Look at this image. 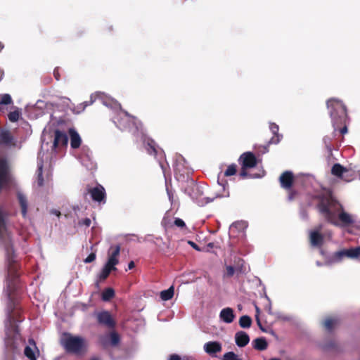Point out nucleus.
<instances>
[{
    "label": "nucleus",
    "instance_id": "nucleus-47",
    "mask_svg": "<svg viewBox=\"0 0 360 360\" xmlns=\"http://www.w3.org/2000/svg\"><path fill=\"white\" fill-rule=\"evenodd\" d=\"M288 191H289L288 192V199L290 200H294L297 195V192L295 190H292L291 188Z\"/></svg>",
    "mask_w": 360,
    "mask_h": 360
},
{
    "label": "nucleus",
    "instance_id": "nucleus-25",
    "mask_svg": "<svg viewBox=\"0 0 360 360\" xmlns=\"http://www.w3.org/2000/svg\"><path fill=\"white\" fill-rule=\"evenodd\" d=\"M116 269L117 268L115 266H110V264L106 263L99 274L100 280L106 279L110 275V272Z\"/></svg>",
    "mask_w": 360,
    "mask_h": 360
},
{
    "label": "nucleus",
    "instance_id": "nucleus-61",
    "mask_svg": "<svg viewBox=\"0 0 360 360\" xmlns=\"http://www.w3.org/2000/svg\"><path fill=\"white\" fill-rule=\"evenodd\" d=\"M4 77V71L2 70H0V81Z\"/></svg>",
    "mask_w": 360,
    "mask_h": 360
},
{
    "label": "nucleus",
    "instance_id": "nucleus-59",
    "mask_svg": "<svg viewBox=\"0 0 360 360\" xmlns=\"http://www.w3.org/2000/svg\"><path fill=\"white\" fill-rule=\"evenodd\" d=\"M52 213L54 214L55 215H56L57 217H60V212L58 210H53Z\"/></svg>",
    "mask_w": 360,
    "mask_h": 360
},
{
    "label": "nucleus",
    "instance_id": "nucleus-55",
    "mask_svg": "<svg viewBox=\"0 0 360 360\" xmlns=\"http://www.w3.org/2000/svg\"><path fill=\"white\" fill-rule=\"evenodd\" d=\"M123 113H124V117H126V119H127V120H131V119H132V120H134V119H135V117H134L131 116V115H130L127 112H126V111L123 112Z\"/></svg>",
    "mask_w": 360,
    "mask_h": 360
},
{
    "label": "nucleus",
    "instance_id": "nucleus-13",
    "mask_svg": "<svg viewBox=\"0 0 360 360\" xmlns=\"http://www.w3.org/2000/svg\"><path fill=\"white\" fill-rule=\"evenodd\" d=\"M121 247L120 245H112L108 250V259L107 264L115 266L119 263L118 257L120 253Z\"/></svg>",
    "mask_w": 360,
    "mask_h": 360
},
{
    "label": "nucleus",
    "instance_id": "nucleus-28",
    "mask_svg": "<svg viewBox=\"0 0 360 360\" xmlns=\"http://www.w3.org/2000/svg\"><path fill=\"white\" fill-rule=\"evenodd\" d=\"M110 346L116 347L120 342V337L119 334L113 330L109 333Z\"/></svg>",
    "mask_w": 360,
    "mask_h": 360
},
{
    "label": "nucleus",
    "instance_id": "nucleus-24",
    "mask_svg": "<svg viewBox=\"0 0 360 360\" xmlns=\"http://www.w3.org/2000/svg\"><path fill=\"white\" fill-rule=\"evenodd\" d=\"M253 348L258 351H264L268 347V342L264 338H257L252 341Z\"/></svg>",
    "mask_w": 360,
    "mask_h": 360
},
{
    "label": "nucleus",
    "instance_id": "nucleus-18",
    "mask_svg": "<svg viewBox=\"0 0 360 360\" xmlns=\"http://www.w3.org/2000/svg\"><path fill=\"white\" fill-rule=\"evenodd\" d=\"M235 342L239 347H244L249 343L250 337L245 331H238L235 334Z\"/></svg>",
    "mask_w": 360,
    "mask_h": 360
},
{
    "label": "nucleus",
    "instance_id": "nucleus-22",
    "mask_svg": "<svg viewBox=\"0 0 360 360\" xmlns=\"http://www.w3.org/2000/svg\"><path fill=\"white\" fill-rule=\"evenodd\" d=\"M339 319L336 317H328L323 322L325 329L330 333L339 324Z\"/></svg>",
    "mask_w": 360,
    "mask_h": 360
},
{
    "label": "nucleus",
    "instance_id": "nucleus-1",
    "mask_svg": "<svg viewBox=\"0 0 360 360\" xmlns=\"http://www.w3.org/2000/svg\"><path fill=\"white\" fill-rule=\"evenodd\" d=\"M326 105L329 110L334 134L336 131H339L342 135L347 134L348 131L347 122L349 117L345 105L342 101L331 98L326 101Z\"/></svg>",
    "mask_w": 360,
    "mask_h": 360
},
{
    "label": "nucleus",
    "instance_id": "nucleus-57",
    "mask_svg": "<svg viewBox=\"0 0 360 360\" xmlns=\"http://www.w3.org/2000/svg\"><path fill=\"white\" fill-rule=\"evenodd\" d=\"M29 343H30V345H32L35 347V349L38 350L34 340H32V339L29 340Z\"/></svg>",
    "mask_w": 360,
    "mask_h": 360
},
{
    "label": "nucleus",
    "instance_id": "nucleus-41",
    "mask_svg": "<svg viewBox=\"0 0 360 360\" xmlns=\"http://www.w3.org/2000/svg\"><path fill=\"white\" fill-rule=\"evenodd\" d=\"M8 116L9 120L11 122H16L18 120L20 115H19V112L15 110V111L9 112Z\"/></svg>",
    "mask_w": 360,
    "mask_h": 360
},
{
    "label": "nucleus",
    "instance_id": "nucleus-15",
    "mask_svg": "<svg viewBox=\"0 0 360 360\" xmlns=\"http://www.w3.org/2000/svg\"><path fill=\"white\" fill-rule=\"evenodd\" d=\"M205 352L212 356H216V354L222 350L221 344L217 341H210L204 345Z\"/></svg>",
    "mask_w": 360,
    "mask_h": 360
},
{
    "label": "nucleus",
    "instance_id": "nucleus-38",
    "mask_svg": "<svg viewBox=\"0 0 360 360\" xmlns=\"http://www.w3.org/2000/svg\"><path fill=\"white\" fill-rule=\"evenodd\" d=\"M24 354L26 357H27L30 360H37V357L35 356L34 352L32 348L30 346H26L24 350Z\"/></svg>",
    "mask_w": 360,
    "mask_h": 360
},
{
    "label": "nucleus",
    "instance_id": "nucleus-39",
    "mask_svg": "<svg viewBox=\"0 0 360 360\" xmlns=\"http://www.w3.org/2000/svg\"><path fill=\"white\" fill-rule=\"evenodd\" d=\"M99 343L103 348L110 347L109 333L104 335H101L98 338Z\"/></svg>",
    "mask_w": 360,
    "mask_h": 360
},
{
    "label": "nucleus",
    "instance_id": "nucleus-42",
    "mask_svg": "<svg viewBox=\"0 0 360 360\" xmlns=\"http://www.w3.org/2000/svg\"><path fill=\"white\" fill-rule=\"evenodd\" d=\"M5 215L4 212L0 210V234L2 232V230L5 229Z\"/></svg>",
    "mask_w": 360,
    "mask_h": 360
},
{
    "label": "nucleus",
    "instance_id": "nucleus-5",
    "mask_svg": "<svg viewBox=\"0 0 360 360\" xmlns=\"http://www.w3.org/2000/svg\"><path fill=\"white\" fill-rule=\"evenodd\" d=\"M319 200L316 207L319 212L323 214L327 221L333 223V214L330 210L333 205V199L330 195L320 194L314 197Z\"/></svg>",
    "mask_w": 360,
    "mask_h": 360
},
{
    "label": "nucleus",
    "instance_id": "nucleus-43",
    "mask_svg": "<svg viewBox=\"0 0 360 360\" xmlns=\"http://www.w3.org/2000/svg\"><path fill=\"white\" fill-rule=\"evenodd\" d=\"M226 274L228 277L233 276V274H235V272H236L233 266H231V265L226 266Z\"/></svg>",
    "mask_w": 360,
    "mask_h": 360
},
{
    "label": "nucleus",
    "instance_id": "nucleus-60",
    "mask_svg": "<svg viewBox=\"0 0 360 360\" xmlns=\"http://www.w3.org/2000/svg\"><path fill=\"white\" fill-rule=\"evenodd\" d=\"M181 360H193L192 357L185 356L183 358H181Z\"/></svg>",
    "mask_w": 360,
    "mask_h": 360
},
{
    "label": "nucleus",
    "instance_id": "nucleus-40",
    "mask_svg": "<svg viewBox=\"0 0 360 360\" xmlns=\"http://www.w3.org/2000/svg\"><path fill=\"white\" fill-rule=\"evenodd\" d=\"M37 184L39 187L44 185L43 166L40 165L37 169Z\"/></svg>",
    "mask_w": 360,
    "mask_h": 360
},
{
    "label": "nucleus",
    "instance_id": "nucleus-33",
    "mask_svg": "<svg viewBox=\"0 0 360 360\" xmlns=\"http://www.w3.org/2000/svg\"><path fill=\"white\" fill-rule=\"evenodd\" d=\"M115 296V290L111 288L105 289L101 295V298L103 301H109Z\"/></svg>",
    "mask_w": 360,
    "mask_h": 360
},
{
    "label": "nucleus",
    "instance_id": "nucleus-31",
    "mask_svg": "<svg viewBox=\"0 0 360 360\" xmlns=\"http://www.w3.org/2000/svg\"><path fill=\"white\" fill-rule=\"evenodd\" d=\"M13 103L11 96L8 94H3L1 97L0 100V112H3L4 110V105H8Z\"/></svg>",
    "mask_w": 360,
    "mask_h": 360
},
{
    "label": "nucleus",
    "instance_id": "nucleus-53",
    "mask_svg": "<svg viewBox=\"0 0 360 360\" xmlns=\"http://www.w3.org/2000/svg\"><path fill=\"white\" fill-rule=\"evenodd\" d=\"M168 360H181V357L176 354H173L169 356Z\"/></svg>",
    "mask_w": 360,
    "mask_h": 360
},
{
    "label": "nucleus",
    "instance_id": "nucleus-50",
    "mask_svg": "<svg viewBox=\"0 0 360 360\" xmlns=\"http://www.w3.org/2000/svg\"><path fill=\"white\" fill-rule=\"evenodd\" d=\"M53 76L55 79L58 81L60 79V69L59 68H56L53 70Z\"/></svg>",
    "mask_w": 360,
    "mask_h": 360
},
{
    "label": "nucleus",
    "instance_id": "nucleus-26",
    "mask_svg": "<svg viewBox=\"0 0 360 360\" xmlns=\"http://www.w3.org/2000/svg\"><path fill=\"white\" fill-rule=\"evenodd\" d=\"M345 169L346 167H343L342 165H341L339 163H335V165H333V166L332 167V169H331V174L340 179L341 176H342V174H344V172H345Z\"/></svg>",
    "mask_w": 360,
    "mask_h": 360
},
{
    "label": "nucleus",
    "instance_id": "nucleus-58",
    "mask_svg": "<svg viewBox=\"0 0 360 360\" xmlns=\"http://www.w3.org/2000/svg\"><path fill=\"white\" fill-rule=\"evenodd\" d=\"M218 183L223 187L224 189L225 188V185L227 184V182L226 180H224V182H220L219 179H218Z\"/></svg>",
    "mask_w": 360,
    "mask_h": 360
},
{
    "label": "nucleus",
    "instance_id": "nucleus-56",
    "mask_svg": "<svg viewBox=\"0 0 360 360\" xmlns=\"http://www.w3.org/2000/svg\"><path fill=\"white\" fill-rule=\"evenodd\" d=\"M135 266V264L133 261H131L129 264H128V269H132L133 268H134Z\"/></svg>",
    "mask_w": 360,
    "mask_h": 360
},
{
    "label": "nucleus",
    "instance_id": "nucleus-8",
    "mask_svg": "<svg viewBox=\"0 0 360 360\" xmlns=\"http://www.w3.org/2000/svg\"><path fill=\"white\" fill-rule=\"evenodd\" d=\"M97 323L110 330L116 326V321L108 311H101L95 313Z\"/></svg>",
    "mask_w": 360,
    "mask_h": 360
},
{
    "label": "nucleus",
    "instance_id": "nucleus-34",
    "mask_svg": "<svg viewBox=\"0 0 360 360\" xmlns=\"http://www.w3.org/2000/svg\"><path fill=\"white\" fill-rule=\"evenodd\" d=\"M339 219L342 223L347 225L351 224L353 222L351 216L345 212L339 214Z\"/></svg>",
    "mask_w": 360,
    "mask_h": 360
},
{
    "label": "nucleus",
    "instance_id": "nucleus-10",
    "mask_svg": "<svg viewBox=\"0 0 360 360\" xmlns=\"http://www.w3.org/2000/svg\"><path fill=\"white\" fill-rule=\"evenodd\" d=\"M9 168L6 160H0V189L7 187L10 184Z\"/></svg>",
    "mask_w": 360,
    "mask_h": 360
},
{
    "label": "nucleus",
    "instance_id": "nucleus-27",
    "mask_svg": "<svg viewBox=\"0 0 360 360\" xmlns=\"http://www.w3.org/2000/svg\"><path fill=\"white\" fill-rule=\"evenodd\" d=\"M338 131H336L335 134H334V131L330 136H325L323 139V143L325 144L326 148L329 152L332 151L333 149V145L332 141L333 139L336 138L337 134Z\"/></svg>",
    "mask_w": 360,
    "mask_h": 360
},
{
    "label": "nucleus",
    "instance_id": "nucleus-7",
    "mask_svg": "<svg viewBox=\"0 0 360 360\" xmlns=\"http://www.w3.org/2000/svg\"><path fill=\"white\" fill-rule=\"evenodd\" d=\"M360 256V246L349 249H343L334 252L332 256L333 262H340L344 257L356 259Z\"/></svg>",
    "mask_w": 360,
    "mask_h": 360
},
{
    "label": "nucleus",
    "instance_id": "nucleus-62",
    "mask_svg": "<svg viewBox=\"0 0 360 360\" xmlns=\"http://www.w3.org/2000/svg\"><path fill=\"white\" fill-rule=\"evenodd\" d=\"M106 30L108 31V32L112 31V26L107 27H106Z\"/></svg>",
    "mask_w": 360,
    "mask_h": 360
},
{
    "label": "nucleus",
    "instance_id": "nucleus-51",
    "mask_svg": "<svg viewBox=\"0 0 360 360\" xmlns=\"http://www.w3.org/2000/svg\"><path fill=\"white\" fill-rule=\"evenodd\" d=\"M256 311H257V315H256V320H257V323L258 324V326H259V328L264 330L262 326V324L260 323V321H259V309L258 307L256 306Z\"/></svg>",
    "mask_w": 360,
    "mask_h": 360
},
{
    "label": "nucleus",
    "instance_id": "nucleus-19",
    "mask_svg": "<svg viewBox=\"0 0 360 360\" xmlns=\"http://www.w3.org/2000/svg\"><path fill=\"white\" fill-rule=\"evenodd\" d=\"M220 319L227 323H231L235 319L233 310L230 307L223 309L219 314Z\"/></svg>",
    "mask_w": 360,
    "mask_h": 360
},
{
    "label": "nucleus",
    "instance_id": "nucleus-37",
    "mask_svg": "<svg viewBox=\"0 0 360 360\" xmlns=\"http://www.w3.org/2000/svg\"><path fill=\"white\" fill-rule=\"evenodd\" d=\"M222 360H243L238 355L233 352H228L223 355Z\"/></svg>",
    "mask_w": 360,
    "mask_h": 360
},
{
    "label": "nucleus",
    "instance_id": "nucleus-17",
    "mask_svg": "<svg viewBox=\"0 0 360 360\" xmlns=\"http://www.w3.org/2000/svg\"><path fill=\"white\" fill-rule=\"evenodd\" d=\"M68 143V135L65 132L59 129H56L54 131L53 147L58 148L59 146H67Z\"/></svg>",
    "mask_w": 360,
    "mask_h": 360
},
{
    "label": "nucleus",
    "instance_id": "nucleus-4",
    "mask_svg": "<svg viewBox=\"0 0 360 360\" xmlns=\"http://www.w3.org/2000/svg\"><path fill=\"white\" fill-rule=\"evenodd\" d=\"M238 163L241 166L239 173L240 179L253 178L254 176L248 172V169L253 168L257 165V160L252 152H245L240 155L238 158Z\"/></svg>",
    "mask_w": 360,
    "mask_h": 360
},
{
    "label": "nucleus",
    "instance_id": "nucleus-35",
    "mask_svg": "<svg viewBox=\"0 0 360 360\" xmlns=\"http://www.w3.org/2000/svg\"><path fill=\"white\" fill-rule=\"evenodd\" d=\"M354 178V174L352 171L349 170L348 169H345V172H344V174L341 176L340 179L349 182L352 180H353Z\"/></svg>",
    "mask_w": 360,
    "mask_h": 360
},
{
    "label": "nucleus",
    "instance_id": "nucleus-21",
    "mask_svg": "<svg viewBox=\"0 0 360 360\" xmlns=\"http://www.w3.org/2000/svg\"><path fill=\"white\" fill-rule=\"evenodd\" d=\"M278 126L275 123H271L270 130L271 131L274 136L269 141V144H277L280 142L282 135L278 134Z\"/></svg>",
    "mask_w": 360,
    "mask_h": 360
},
{
    "label": "nucleus",
    "instance_id": "nucleus-63",
    "mask_svg": "<svg viewBox=\"0 0 360 360\" xmlns=\"http://www.w3.org/2000/svg\"><path fill=\"white\" fill-rule=\"evenodd\" d=\"M92 103H93V101H91L89 103H88V102H85V103H84V106L86 107V106H87V105H89L91 104Z\"/></svg>",
    "mask_w": 360,
    "mask_h": 360
},
{
    "label": "nucleus",
    "instance_id": "nucleus-48",
    "mask_svg": "<svg viewBox=\"0 0 360 360\" xmlns=\"http://www.w3.org/2000/svg\"><path fill=\"white\" fill-rule=\"evenodd\" d=\"M122 120L123 118H121L120 120H118L117 121H115V123L117 124V126L122 130L127 127V126L124 123H122Z\"/></svg>",
    "mask_w": 360,
    "mask_h": 360
},
{
    "label": "nucleus",
    "instance_id": "nucleus-14",
    "mask_svg": "<svg viewBox=\"0 0 360 360\" xmlns=\"http://www.w3.org/2000/svg\"><path fill=\"white\" fill-rule=\"evenodd\" d=\"M145 141L146 144V149L149 155L154 156L155 158H157L158 156H160V158L163 157V150L157 148L156 143L153 139L148 138Z\"/></svg>",
    "mask_w": 360,
    "mask_h": 360
},
{
    "label": "nucleus",
    "instance_id": "nucleus-20",
    "mask_svg": "<svg viewBox=\"0 0 360 360\" xmlns=\"http://www.w3.org/2000/svg\"><path fill=\"white\" fill-rule=\"evenodd\" d=\"M70 137V146L71 148L77 149L79 148L82 140L79 134L75 131V129L70 128L68 131Z\"/></svg>",
    "mask_w": 360,
    "mask_h": 360
},
{
    "label": "nucleus",
    "instance_id": "nucleus-36",
    "mask_svg": "<svg viewBox=\"0 0 360 360\" xmlns=\"http://www.w3.org/2000/svg\"><path fill=\"white\" fill-rule=\"evenodd\" d=\"M237 172V165L236 164H231L228 166L227 169L224 172V176H230L236 174Z\"/></svg>",
    "mask_w": 360,
    "mask_h": 360
},
{
    "label": "nucleus",
    "instance_id": "nucleus-52",
    "mask_svg": "<svg viewBox=\"0 0 360 360\" xmlns=\"http://www.w3.org/2000/svg\"><path fill=\"white\" fill-rule=\"evenodd\" d=\"M188 243L193 248L195 249V250L197 251H201V249L199 248V246L195 243H194L193 241H191V240H188Z\"/></svg>",
    "mask_w": 360,
    "mask_h": 360
},
{
    "label": "nucleus",
    "instance_id": "nucleus-11",
    "mask_svg": "<svg viewBox=\"0 0 360 360\" xmlns=\"http://www.w3.org/2000/svg\"><path fill=\"white\" fill-rule=\"evenodd\" d=\"M295 176L291 171L283 172L279 177L281 186L285 190H290L292 188Z\"/></svg>",
    "mask_w": 360,
    "mask_h": 360
},
{
    "label": "nucleus",
    "instance_id": "nucleus-9",
    "mask_svg": "<svg viewBox=\"0 0 360 360\" xmlns=\"http://www.w3.org/2000/svg\"><path fill=\"white\" fill-rule=\"evenodd\" d=\"M90 194L91 199L99 204H105L106 202V193L103 186L98 184L94 188L88 187L86 193Z\"/></svg>",
    "mask_w": 360,
    "mask_h": 360
},
{
    "label": "nucleus",
    "instance_id": "nucleus-6",
    "mask_svg": "<svg viewBox=\"0 0 360 360\" xmlns=\"http://www.w3.org/2000/svg\"><path fill=\"white\" fill-rule=\"evenodd\" d=\"M20 340V334L18 326L11 323L6 331L5 345L6 347L11 350L16 349Z\"/></svg>",
    "mask_w": 360,
    "mask_h": 360
},
{
    "label": "nucleus",
    "instance_id": "nucleus-3",
    "mask_svg": "<svg viewBox=\"0 0 360 360\" xmlns=\"http://www.w3.org/2000/svg\"><path fill=\"white\" fill-rule=\"evenodd\" d=\"M60 345L68 354L77 356H84L88 352V341L83 337L72 335L69 333H64L60 340Z\"/></svg>",
    "mask_w": 360,
    "mask_h": 360
},
{
    "label": "nucleus",
    "instance_id": "nucleus-64",
    "mask_svg": "<svg viewBox=\"0 0 360 360\" xmlns=\"http://www.w3.org/2000/svg\"><path fill=\"white\" fill-rule=\"evenodd\" d=\"M207 246H208L209 248H213L214 244H213L212 243H208V244H207Z\"/></svg>",
    "mask_w": 360,
    "mask_h": 360
},
{
    "label": "nucleus",
    "instance_id": "nucleus-29",
    "mask_svg": "<svg viewBox=\"0 0 360 360\" xmlns=\"http://www.w3.org/2000/svg\"><path fill=\"white\" fill-rule=\"evenodd\" d=\"M174 287L171 286L167 290H163L160 292V298L164 301L171 300L174 296Z\"/></svg>",
    "mask_w": 360,
    "mask_h": 360
},
{
    "label": "nucleus",
    "instance_id": "nucleus-44",
    "mask_svg": "<svg viewBox=\"0 0 360 360\" xmlns=\"http://www.w3.org/2000/svg\"><path fill=\"white\" fill-rule=\"evenodd\" d=\"M174 224L180 228L186 227L185 222L180 218H176L174 221Z\"/></svg>",
    "mask_w": 360,
    "mask_h": 360
},
{
    "label": "nucleus",
    "instance_id": "nucleus-16",
    "mask_svg": "<svg viewBox=\"0 0 360 360\" xmlns=\"http://www.w3.org/2000/svg\"><path fill=\"white\" fill-rule=\"evenodd\" d=\"M322 226L320 225L319 229L311 231L309 234L310 243L314 247H321L323 243V236L320 233Z\"/></svg>",
    "mask_w": 360,
    "mask_h": 360
},
{
    "label": "nucleus",
    "instance_id": "nucleus-54",
    "mask_svg": "<svg viewBox=\"0 0 360 360\" xmlns=\"http://www.w3.org/2000/svg\"><path fill=\"white\" fill-rule=\"evenodd\" d=\"M167 195H168V197H169V199L170 202L172 203H173L174 195H173L172 191L171 190H169V188H167Z\"/></svg>",
    "mask_w": 360,
    "mask_h": 360
},
{
    "label": "nucleus",
    "instance_id": "nucleus-32",
    "mask_svg": "<svg viewBox=\"0 0 360 360\" xmlns=\"http://www.w3.org/2000/svg\"><path fill=\"white\" fill-rule=\"evenodd\" d=\"M252 319L248 316H242L239 319V325L243 328H248L252 325Z\"/></svg>",
    "mask_w": 360,
    "mask_h": 360
},
{
    "label": "nucleus",
    "instance_id": "nucleus-45",
    "mask_svg": "<svg viewBox=\"0 0 360 360\" xmlns=\"http://www.w3.org/2000/svg\"><path fill=\"white\" fill-rule=\"evenodd\" d=\"M91 221L89 218H85L81 221H79V225L82 226L84 225L86 227H89L91 225Z\"/></svg>",
    "mask_w": 360,
    "mask_h": 360
},
{
    "label": "nucleus",
    "instance_id": "nucleus-30",
    "mask_svg": "<svg viewBox=\"0 0 360 360\" xmlns=\"http://www.w3.org/2000/svg\"><path fill=\"white\" fill-rule=\"evenodd\" d=\"M244 264L245 262L242 258L235 257L233 267L237 273H243L245 271Z\"/></svg>",
    "mask_w": 360,
    "mask_h": 360
},
{
    "label": "nucleus",
    "instance_id": "nucleus-49",
    "mask_svg": "<svg viewBox=\"0 0 360 360\" xmlns=\"http://www.w3.org/2000/svg\"><path fill=\"white\" fill-rule=\"evenodd\" d=\"M336 347V343L335 341H331L327 344H326L323 347L324 349H333Z\"/></svg>",
    "mask_w": 360,
    "mask_h": 360
},
{
    "label": "nucleus",
    "instance_id": "nucleus-2",
    "mask_svg": "<svg viewBox=\"0 0 360 360\" xmlns=\"http://www.w3.org/2000/svg\"><path fill=\"white\" fill-rule=\"evenodd\" d=\"M5 250L8 269L7 290L10 296L17 288V282L19 276L18 273L19 266L15 259V254L11 241L5 244Z\"/></svg>",
    "mask_w": 360,
    "mask_h": 360
},
{
    "label": "nucleus",
    "instance_id": "nucleus-23",
    "mask_svg": "<svg viewBox=\"0 0 360 360\" xmlns=\"http://www.w3.org/2000/svg\"><path fill=\"white\" fill-rule=\"evenodd\" d=\"M17 197H18V202H19V204H20V206L21 208L22 215L23 217H25L27 215V207H28L27 198L24 194H22L20 192H18L17 193Z\"/></svg>",
    "mask_w": 360,
    "mask_h": 360
},
{
    "label": "nucleus",
    "instance_id": "nucleus-46",
    "mask_svg": "<svg viewBox=\"0 0 360 360\" xmlns=\"http://www.w3.org/2000/svg\"><path fill=\"white\" fill-rule=\"evenodd\" d=\"M96 254L94 252H91L89 255V256L84 259L85 263H91L94 262L96 259Z\"/></svg>",
    "mask_w": 360,
    "mask_h": 360
},
{
    "label": "nucleus",
    "instance_id": "nucleus-12",
    "mask_svg": "<svg viewBox=\"0 0 360 360\" xmlns=\"http://www.w3.org/2000/svg\"><path fill=\"white\" fill-rule=\"evenodd\" d=\"M0 145L8 147L15 146L16 142L11 132L7 129L0 131Z\"/></svg>",
    "mask_w": 360,
    "mask_h": 360
}]
</instances>
